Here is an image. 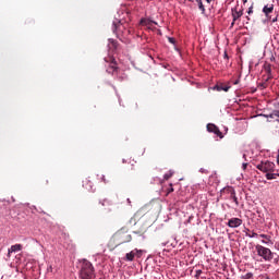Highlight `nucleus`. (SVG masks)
Returning <instances> with one entry per match:
<instances>
[{
	"mask_svg": "<svg viewBox=\"0 0 279 279\" xmlns=\"http://www.w3.org/2000/svg\"><path fill=\"white\" fill-rule=\"evenodd\" d=\"M112 32L119 40L126 43V40H129L128 36H130L132 31L128 29V24H125L123 20L114 17L112 22Z\"/></svg>",
	"mask_w": 279,
	"mask_h": 279,
	"instance_id": "nucleus-1",
	"label": "nucleus"
},
{
	"mask_svg": "<svg viewBox=\"0 0 279 279\" xmlns=\"http://www.w3.org/2000/svg\"><path fill=\"white\" fill-rule=\"evenodd\" d=\"M130 241H132V234H130L128 228L123 227L112 235L110 245L119 247V245H123V243H130Z\"/></svg>",
	"mask_w": 279,
	"mask_h": 279,
	"instance_id": "nucleus-2",
	"label": "nucleus"
},
{
	"mask_svg": "<svg viewBox=\"0 0 279 279\" xmlns=\"http://www.w3.org/2000/svg\"><path fill=\"white\" fill-rule=\"evenodd\" d=\"M80 278L81 279H95V266L88 259H83L81 262V269H80Z\"/></svg>",
	"mask_w": 279,
	"mask_h": 279,
	"instance_id": "nucleus-3",
	"label": "nucleus"
},
{
	"mask_svg": "<svg viewBox=\"0 0 279 279\" xmlns=\"http://www.w3.org/2000/svg\"><path fill=\"white\" fill-rule=\"evenodd\" d=\"M255 250L257 252V256H260V258H263L266 263H270V260H274V252H271L270 248L257 244L255 246Z\"/></svg>",
	"mask_w": 279,
	"mask_h": 279,
	"instance_id": "nucleus-4",
	"label": "nucleus"
},
{
	"mask_svg": "<svg viewBox=\"0 0 279 279\" xmlns=\"http://www.w3.org/2000/svg\"><path fill=\"white\" fill-rule=\"evenodd\" d=\"M256 169L262 171L263 173H274L276 171V163L269 160L260 161L259 163H255Z\"/></svg>",
	"mask_w": 279,
	"mask_h": 279,
	"instance_id": "nucleus-5",
	"label": "nucleus"
},
{
	"mask_svg": "<svg viewBox=\"0 0 279 279\" xmlns=\"http://www.w3.org/2000/svg\"><path fill=\"white\" fill-rule=\"evenodd\" d=\"M244 9L241 5H235L234 8L231 9V16L233 19V22L239 21L241 16H243Z\"/></svg>",
	"mask_w": 279,
	"mask_h": 279,
	"instance_id": "nucleus-6",
	"label": "nucleus"
},
{
	"mask_svg": "<svg viewBox=\"0 0 279 279\" xmlns=\"http://www.w3.org/2000/svg\"><path fill=\"white\" fill-rule=\"evenodd\" d=\"M207 132H209L211 134H216V136H218V138H223V133L221 132V130H219V126H217L213 123L207 124Z\"/></svg>",
	"mask_w": 279,
	"mask_h": 279,
	"instance_id": "nucleus-7",
	"label": "nucleus"
},
{
	"mask_svg": "<svg viewBox=\"0 0 279 279\" xmlns=\"http://www.w3.org/2000/svg\"><path fill=\"white\" fill-rule=\"evenodd\" d=\"M221 195L225 196L226 199H230L234 194H236V191L233 186H226L220 191Z\"/></svg>",
	"mask_w": 279,
	"mask_h": 279,
	"instance_id": "nucleus-8",
	"label": "nucleus"
},
{
	"mask_svg": "<svg viewBox=\"0 0 279 279\" xmlns=\"http://www.w3.org/2000/svg\"><path fill=\"white\" fill-rule=\"evenodd\" d=\"M141 25L147 27V29H154L155 25H158V22L150 20V19H142Z\"/></svg>",
	"mask_w": 279,
	"mask_h": 279,
	"instance_id": "nucleus-9",
	"label": "nucleus"
},
{
	"mask_svg": "<svg viewBox=\"0 0 279 279\" xmlns=\"http://www.w3.org/2000/svg\"><path fill=\"white\" fill-rule=\"evenodd\" d=\"M227 226L229 228H239L241 226H243V220L240 218H231L229 219V221L227 222Z\"/></svg>",
	"mask_w": 279,
	"mask_h": 279,
	"instance_id": "nucleus-10",
	"label": "nucleus"
},
{
	"mask_svg": "<svg viewBox=\"0 0 279 279\" xmlns=\"http://www.w3.org/2000/svg\"><path fill=\"white\" fill-rule=\"evenodd\" d=\"M274 4L268 3L264 5L262 12L265 14L266 19H271V14H274Z\"/></svg>",
	"mask_w": 279,
	"mask_h": 279,
	"instance_id": "nucleus-11",
	"label": "nucleus"
},
{
	"mask_svg": "<svg viewBox=\"0 0 279 279\" xmlns=\"http://www.w3.org/2000/svg\"><path fill=\"white\" fill-rule=\"evenodd\" d=\"M264 70H265L266 75L263 76V81L269 82V80H271L274 77V75L271 74V64H265Z\"/></svg>",
	"mask_w": 279,
	"mask_h": 279,
	"instance_id": "nucleus-12",
	"label": "nucleus"
},
{
	"mask_svg": "<svg viewBox=\"0 0 279 279\" xmlns=\"http://www.w3.org/2000/svg\"><path fill=\"white\" fill-rule=\"evenodd\" d=\"M21 250H23V245L21 244H14L9 248L8 252V256H10V254L14 253V252H21Z\"/></svg>",
	"mask_w": 279,
	"mask_h": 279,
	"instance_id": "nucleus-13",
	"label": "nucleus"
},
{
	"mask_svg": "<svg viewBox=\"0 0 279 279\" xmlns=\"http://www.w3.org/2000/svg\"><path fill=\"white\" fill-rule=\"evenodd\" d=\"M260 117H264L265 119H279V110H274L269 114H260Z\"/></svg>",
	"mask_w": 279,
	"mask_h": 279,
	"instance_id": "nucleus-14",
	"label": "nucleus"
},
{
	"mask_svg": "<svg viewBox=\"0 0 279 279\" xmlns=\"http://www.w3.org/2000/svg\"><path fill=\"white\" fill-rule=\"evenodd\" d=\"M230 88H232L231 85H226V86H223V85H216V86H214V90H218V92L223 90L225 93H228V90H230Z\"/></svg>",
	"mask_w": 279,
	"mask_h": 279,
	"instance_id": "nucleus-15",
	"label": "nucleus"
},
{
	"mask_svg": "<svg viewBox=\"0 0 279 279\" xmlns=\"http://www.w3.org/2000/svg\"><path fill=\"white\" fill-rule=\"evenodd\" d=\"M277 178H279V173H276V172L266 173V179L267 180H276Z\"/></svg>",
	"mask_w": 279,
	"mask_h": 279,
	"instance_id": "nucleus-16",
	"label": "nucleus"
},
{
	"mask_svg": "<svg viewBox=\"0 0 279 279\" xmlns=\"http://www.w3.org/2000/svg\"><path fill=\"white\" fill-rule=\"evenodd\" d=\"M173 173H175V171L169 170L167 173L163 174V180H170V178H173Z\"/></svg>",
	"mask_w": 279,
	"mask_h": 279,
	"instance_id": "nucleus-17",
	"label": "nucleus"
},
{
	"mask_svg": "<svg viewBox=\"0 0 279 279\" xmlns=\"http://www.w3.org/2000/svg\"><path fill=\"white\" fill-rule=\"evenodd\" d=\"M196 3H198V9L202 11V14H204L206 12V8H204L202 0H196Z\"/></svg>",
	"mask_w": 279,
	"mask_h": 279,
	"instance_id": "nucleus-18",
	"label": "nucleus"
},
{
	"mask_svg": "<svg viewBox=\"0 0 279 279\" xmlns=\"http://www.w3.org/2000/svg\"><path fill=\"white\" fill-rule=\"evenodd\" d=\"M266 21L268 23H278V14H275L274 17L270 15V19H266Z\"/></svg>",
	"mask_w": 279,
	"mask_h": 279,
	"instance_id": "nucleus-19",
	"label": "nucleus"
},
{
	"mask_svg": "<svg viewBox=\"0 0 279 279\" xmlns=\"http://www.w3.org/2000/svg\"><path fill=\"white\" fill-rule=\"evenodd\" d=\"M243 159L248 162V160H252V157H250V151L248 150H245L243 153Z\"/></svg>",
	"mask_w": 279,
	"mask_h": 279,
	"instance_id": "nucleus-20",
	"label": "nucleus"
},
{
	"mask_svg": "<svg viewBox=\"0 0 279 279\" xmlns=\"http://www.w3.org/2000/svg\"><path fill=\"white\" fill-rule=\"evenodd\" d=\"M254 278V274L252 272H246L245 275L241 276V279H252Z\"/></svg>",
	"mask_w": 279,
	"mask_h": 279,
	"instance_id": "nucleus-21",
	"label": "nucleus"
},
{
	"mask_svg": "<svg viewBox=\"0 0 279 279\" xmlns=\"http://www.w3.org/2000/svg\"><path fill=\"white\" fill-rule=\"evenodd\" d=\"M267 82L268 81H263L262 83H259L258 88H260V90H264V88H267Z\"/></svg>",
	"mask_w": 279,
	"mask_h": 279,
	"instance_id": "nucleus-22",
	"label": "nucleus"
},
{
	"mask_svg": "<svg viewBox=\"0 0 279 279\" xmlns=\"http://www.w3.org/2000/svg\"><path fill=\"white\" fill-rule=\"evenodd\" d=\"M229 199H232L234 202L235 206H239V198L236 197V194L231 196Z\"/></svg>",
	"mask_w": 279,
	"mask_h": 279,
	"instance_id": "nucleus-23",
	"label": "nucleus"
},
{
	"mask_svg": "<svg viewBox=\"0 0 279 279\" xmlns=\"http://www.w3.org/2000/svg\"><path fill=\"white\" fill-rule=\"evenodd\" d=\"M110 68L112 69V71H117V61H114V59H112Z\"/></svg>",
	"mask_w": 279,
	"mask_h": 279,
	"instance_id": "nucleus-24",
	"label": "nucleus"
},
{
	"mask_svg": "<svg viewBox=\"0 0 279 279\" xmlns=\"http://www.w3.org/2000/svg\"><path fill=\"white\" fill-rule=\"evenodd\" d=\"M246 236H248V239H255V236H258V233L253 231L252 234L246 233Z\"/></svg>",
	"mask_w": 279,
	"mask_h": 279,
	"instance_id": "nucleus-25",
	"label": "nucleus"
},
{
	"mask_svg": "<svg viewBox=\"0 0 279 279\" xmlns=\"http://www.w3.org/2000/svg\"><path fill=\"white\" fill-rule=\"evenodd\" d=\"M110 43L113 49H117V47L119 46V44L114 41V39H110Z\"/></svg>",
	"mask_w": 279,
	"mask_h": 279,
	"instance_id": "nucleus-26",
	"label": "nucleus"
},
{
	"mask_svg": "<svg viewBox=\"0 0 279 279\" xmlns=\"http://www.w3.org/2000/svg\"><path fill=\"white\" fill-rule=\"evenodd\" d=\"M126 259H128V260H134V254L128 253V254H126Z\"/></svg>",
	"mask_w": 279,
	"mask_h": 279,
	"instance_id": "nucleus-27",
	"label": "nucleus"
},
{
	"mask_svg": "<svg viewBox=\"0 0 279 279\" xmlns=\"http://www.w3.org/2000/svg\"><path fill=\"white\" fill-rule=\"evenodd\" d=\"M260 239H265L266 241L271 240V236L267 235V234H259Z\"/></svg>",
	"mask_w": 279,
	"mask_h": 279,
	"instance_id": "nucleus-28",
	"label": "nucleus"
},
{
	"mask_svg": "<svg viewBox=\"0 0 279 279\" xmlns=\"http://www.w3.org/2000/svg\"><path fill=\"white\" fill-rule=\"evenodd\" d=\"M199 276H202V269L195 270L194 278H199Z\"/></svg>",
	"mask_w": 279,
	"mask_h": 279,
	"instance_id": "nucleus-29",
	"label": "nucleus"
},
{
	"mask_svg": "<svg viewBox=\"0 0 279 279\" xmlns=\"http://www.w3.org/2000/svg\"><path fill=\"white\" fill-rule=\"evenodd\" d=\"M262 243L264 244V245H271V240H262Z\"/></svg>",
	"mask_w": 279,
	"mask_h": 279,
	"instance_id": "nucleus-30",
	"label": "nucleus"
},
{
	"mask_svg": "<svg viewBox=\"0 0 279 279\" xmlns=\"http://www.w3.org/2000/svg\"><path fill=\"white\" fill-rule=\"evenodd\" d=\"M168 43H170L171 45H175V38L169 37Z\"/></svg>",
	"mask_w": 279,
	"mask_h": 279,
	"instance_id": "nucleus-31",
	"label": "nucleus"
},
{
	"mask_svg": "<svg viewBox=\"0 0 279 279\" xmlns=\"http://www.w3.org/2000/svg\"><path fill=\"white\" fill-rule=\"evenodd\" d=\"M167 193L169 195V193H173V184L170 183V187L167 190Z\"/></svg>",
	"mask_w": 279,
	"mask_h": 279,
	"instance_id": "nucleus-32",
	"label": "nucleus"
},
{
	"mask_svg": "<svg viewBox=\"0 0 279 279\" xmlns=\"http://www.w3.org/2000/svg\"><path fill=\"white\" fill-rule=\"evenodd\" d=\"M247 14H254V7H250V8H248Z\"/></svg>",
	"mask_w": 279,
	"mask_h": 279,
	"instance_id": "nucleus-33",
	"label": "nucleus"
},
{
	"mask_svg": "<svg viewBox=\"0 0 279 279\" xmlns=\"http://www.w3.org/2000/svg\"><path fill=\"white\" fill-rule=\"evenodd\" d=\"M241 82V78H236L235 81H231V84H233L234 86H236V84H239Z\"/></svg>",
	"mask_w": 279,
	"mask_h": 279,
	"instance_id": "nucleus-34",
	"label": "nucleus"
},
{
	"mask_svg": "<svg viewBox=\"0 0 279 279\" xmlns=\"http://www.w3.org/2000/svg\"><path fill=\"white\" fill-rule=\"evenodd\" d=\"M199 173H208V170H207V169H204V168H201V169H199Z\"/></svg>",
	"mask_w": 279,
	"mask_h": 279,
	"instance_id": "nucleus-35",
	"label": "nucleus"
},
{
	"mask_svg": "<svg viewBox=\"0 0 279 279\" xmlns=\"http://www.w3.org/2000/svg\"><path fill=\"white\" fill-rule=\"evenodd\" d=\"M223 58H225V60H229L228 51H226V50H225V52H223Z\"/></svg>",
	"mask_w": 279,
	"mask_h": 279,
	"instance_id": "nucleus-36",
	"label": "nucleus"
},
{
	"mask_svg": "<svg viewBox=\"0 0 279 279\" xmlns=\"http://www.w3.org/2000/svg\"><path fill=\"white\" fill-rule=\"evenodd\" d=\"M242 169H243V171H245V169H247V162L242 163Z\"/></svg>",
	"mask_w": 279,
	"mask_h": 279,
	"instance_id": "nucleus-37",
	"label": "nucleus"
},
{
	"mask_svg": "<svg viewBox=\"0 0 279 279\" xmlns=\"http://www.w3.org/2000/svg\"><path fill=\"white\" fill-rule=\"evenodd\" d=\"M234 23H236V22H234V20H232V23H231L230 27H234Z\"/></svg>",
	"mask_w": 279,
	"mask_h": 279,
	"instance_id": "nucleus-38",
	"label": "nucleus"
},
{
	"mask_svg": "<svg viewBox=\"0 0 279 279\" xmlns=\"http://www.w3.org/2000/svg\"><path fill=\"white\" fill-rule=\"evenodd\" d=\"M102 182H105V183H106V177H102Z\"/></svg>",
	"mask_w": 279,
	"mask_h": 279,
	"instance_id": "nucleus-39",
	"label": "nucleus"
},
{
	"mask_svg": "<svg viewBox=\"0 0 279 279\" xmlns=\"http://www.w3.org/2000/svg\"><path fill=\"white\" fill-rule=\"evenodd\" d=\"M242 1H243L244 4L247 3V0H242Z\"/></svg>",
	"mask_w": 279,
	"mask_h": 279,
	"instance_id": "nucleus-40",
	"label": "nucleus"
},
{
	"mask_svg": "<svg viewBox=\"0 0 279 279\" xmlns=\"http://www.w3.org/2000/svg\"><path fill=\"white\" fill-rule=\"evenodd\" d=\"M208 3H210L211 1H214V0H206Z\"/></svg>",
	"mask_w": 279,
	"mask_h": 279,
	"instance_id": "nucleus-41",
	"label": "nucleus"
},
{
	"mask_svg": "<svg viewBox=\"0 0 279 279\" xmlns=\"http://www.w3.org/2000/svg\"><path fill=\"white\" fill-rule=\"evenodd\" d=\"M247 21H250V16H246Z\"/></svg>",
	"mask_w": 279,
	"mask_h": 279,
	"instance_id": "nucleus-42",
	"label": "nucleus"
},
{
	"mask_svg": "<svg viewBox=\"0 0 279 279\" xmlns=\"http://www.w3.org/2000/svg\"><path fill=\"white\" fill-rule=\"evenodd\" d=\"M46 184H49V181H46Z\"/></svg>",
	"mask_w": 279,
	"mask_h": 279,
	"instance_id": "nucleus-43",
	"label": "nucleus"
},
{
	"mask_svg": "<svg viewBox=\"0 0 279 279\" xmlns=\"http://www.w3.org/2000/svg\"><path fill=\"white\" fill-rule=\"evenodd\" d=\"M246 232H250V229H246Z\"/></svg>",
	"mask_w": 279,
	"mask_h": 279,
	"instance_id": "nucleus-44",
	"label": "nucleus"
},
{
	"mask_svg": "<svg viewBox=\"0 0 279 279\" xmlns=\"http://www.w3.org/2000/svg\"><path fill=\"white\" fill-rule=\"evenodd\" d=\"M189 1H193V0H189Z\"/></svg>",
	"mask_w": 279,
	"mask_h": 279,
	"instance_id": "nucleus-45",
	"label": "nucleus"
}]
</instances>
